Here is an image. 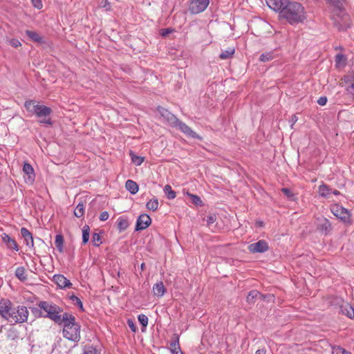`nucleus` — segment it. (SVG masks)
I'll return each mask as SVG.
<instances>
[{
  "label": "nucleus",
  "mask_w": 354,
  "mask_h": 354,
  "mask_svg": "<svg viewBox=\"0 0 354 354\" xmlns=\"http://www.w3.org/2000/svg\"><path fill=\"white\" fill-rule=\"evenodd\" d=\"M235 50L234 48H228L227 50L222 51L220 54L219 57L221 59H228L234 55Z\"/></svg>",
  "instance_id": "obj_27"
},
{
  "label": "nucleus",
  "mask_w": 354,
  "mask_h": 354,
  "mask_svg": "<svg viewBox=\"0 0 354 354\" xmlns=\"http://www.w3.org/2000/svg\"><path fill=\"white\" fill-rule=\"evenodd\" d=\"M331 190L332 189L325 184L319 187V194L322 197L329 198L331 194Z\"/></svg>",
  "instance_id": "obj_21"
},
{
  "label": "nucleus",
  "mask_w": 354,
  "mask_h": 354,
  "mask_svg": "<svg viewBox=\"0 0 354 354\" xmlns=\"http://www.w3.org/2000/svg\"><path fill=\"white\" fill-rule=\"evenodd\" d=\"M298 120V118L296 115H292L291 119H290V122H291V127H292V126L297 122V121Z\"/></svg>",
  "instance_id": "obj_53"
},
{
  "label": "nucleus",
  "mask_w": 354,
  "mask_h": 354,
  "mask_svg": "<svg viewBox=\"0 0 354 354\" xmlns=\"http://www.w3.org/2000/svg\"><path fill=\"white\" fill-rule=\"evenodd\" d=\"M128 326H129V327L131 328V330L133 332H136V325H135V324L133 323V321L128 320Z\"/></svg>",
  "instance_id": "obj_51"
},
{
  "label": "nucleus",
  "mask_w": 354,
  "mask_h": 354,
  "mask_svg": "<svg viewBox=\"0 0 354 354\" xmlns=\"http://www.w3.org/2000/svg\"><path fill=\"white\" fill-rule=\"evenodd\" d=\"M84 214V206L83 203H79L74 209V215L77 217H82Z\"/></svg>",
  "instance_id": "obj_31"
},
{
  "label": "nucleus",
  "mask_w": 354,
  "mask_h": 354,
  "mask_svg": "<svg viewBox=\"0 0 354 354\" xmlns=\"http://www.w3.org/2000/svg\"><path fill=\"white\" fill-rule=\"evenodd\" d=\"M148 317L145 315L142 314L138 316V321L144 327L148 325Z\"/></svg>",
  "instance_id": "obj_41"
},
{
  "label": "nucleus",
  "mask_w": 354,
  "mask_h": 354,
  "mask_svg": "<svg viewBox=\"0 0 354 354\" xmlns=\"http://www.w3.org/2000/svg\"><path fill=\"white\" fill-rule=\"evenodd\" d=\"M100 7L106 8V10H109L111 6L109 3L106 0H103L100 3Z\"/></svg>",
  "instance_id": "obj_49"
},
{
  "label": "nucleus",
  "mask_w": 354,
  "mask_h": 354,
  "mask_svg": "<svg viewBox=\"0 0 354 354\" xmlns=\"http://www.w3.org/2000/svg\"><path fill=\"white\" fill-rule=\"evenodd\" d=\"M166 292V288L162 281L156 283L153 286V295L156 297H162Z\"/></svg>",
  "instance_id": "obj_17"
},
{
  "label": "nucleus",
  "mask_w": 354,
  "mask_h": 354,
  "mask_svg": "<svg viewBox=\"0 0 354 354\" xmlns=\"http://www.w3.org/2000/svg\"><path fill=\"white\" fill-rule=\"evenodd\" d=\"M109 213L107 212L104 211L100 214L99 218L101 221H105L109 218Z\"/></svg>",
  "instance_id": "obj_48"
},
{
  "label": "nucleus",
  "mask_w": 354,
  "mask_h": 354,
  "mask_svg": "<svg viewBox=\"0 0 354 354\" xmlns=\"http://www.w3.org/2000/svg\"><path fill=\"white\" fill-rule=\"evenodd\" d=\"M171 352L175 353L180 351L179 346V339L177 335H174L173 340L170 343Z\"/></svg>",
  "instance_id": "obj_26"
},
{
  "label": "nucleus",
  "mask_w": 354,
  "mask_h": 354,
  "mask_svg": "<svg viewBox=\"0 0 354 354\" xmlns=\"http://www.w3.org/2000/svg\"><path fill=\"white\" fill-rule=\"evenodd\" d=\"M187 194L191 198L192 201L194 204L196 205H202L203 202L199 196L189 193H187Z\"/></svg>",
  "instance_id": "obj_38"
},
{
  "label": "nucleus",
  "mask_w": 354,
  "mask_h": 354,
  "mask_svg": "<svg viewBox=\"0 0 354 354\" xmlns=\"http://www.w3.org/2000/svg\"><path fill=\"white\" fill-rule=\"evenodd\" d=\"M335 60L337 64L340 65L342 63H344L345 62V57L344 55L338 54L335 57Z\"/></svg>",
  "instance_id": "obj_44"
},
{
  "label": "nucleus",
  "mask_w": 354,
  "mask_h": 354,
  "mask_svg": "<svg viewBox=\"0 0 354 354\" xmlns=\"http://www.w3.org/2000/svg\"><path fill=\"white\" fill-rule=\"evenodd\" d=\"M267 5L272 10L279 11L281 17L291 25L302 23L306 19L303 6L289 0H266Z\"/></svg>",
  "instance_id": "obj_1"
},
{
  "label": "nucleus",
  "mask_w": 354,
  "mask_h": 354,
  "mask_svg": "<svg viewBox=\"0 0 354 354\" xmlns=\"http://www.w3.org/2000/svg\"><path fill=\"white\" fill-rule=\"evenodd\" d=\"M26 34L33 41L38 42V43L44 42L43 37H41L37 32L31 31V30H26Z\"/></svg>",
  "instance_id": "obj_20"
},
{
  "label": "nucleus",
  "mask_w": 354,
  "mask_h": 354,
  "mask_svg": "<svg viewBox=\"0 0 354 354\" xmlns=\"http://www.w3.org/2000/svg\"><path fill=\"white\" fill-rule=\"evenodd\" d=\"M63 336L68 340L79 342L80 339V326L75 322L73 315L64 313Z\"/></svg>",
  "instance_id": "obj_3"
},
{
  "label": "nucleus",
  "mask_w": 354,
  "mask_h": 354,
  "mask_svg": "<svg viewBox=\"0 0 354 354\" xmlns=\"http://www.w3.org/2000/svg\"><path fill=\"white\" fill-rule=\"evenodd\" d=\"M326 102H327V98L326 97H321L317 100L318 104H319L321 106L325 105L326 104Z\"/></svg>",
  "instance_id": "obj_50"
},
{
  "label": "nucleus",
  "mask_w": 354,
  "mask_h": 354,
  "mask_svg": "<svg viewBox=\"0 0 354 354\" xmlns=\"http://www.w3.org/2000/svg\"><path fill=\"white\" fill-rule=\"evenodd\" d=\"M331 194L337 196V195H339V192L338 190H336V189H334V190H331Z\"/></svg>",
  "instance_id": "obj_55"
},
{
  "label": "nucleus",
  "mask_w": 354,
  "mask_h": 354,
  "mask_svg": "<svg viewBox=\"0 0 354 354\" xmlns=\"http://www.w3.org/2000/svg\"><path fill=\"white\" fill-rule=\"evenodd\" d=\"M52 112V110L50 108L44 105H39V106L37 109V111L35 112V115L39 118H41L40 122L44 123L48 125L52 124L51 119L49 118H47Z\"/></svg>",
  "instance_id": "obj_7"
},
{
  "label": "nucleus",
  "mask_w": 354,
  "mask_h": 354,
  "mask_svg": "<svg viewBox=\"0 0 354 354\" xmlns=\"http://www.w3.org/2000/svg\"><path fill=\"white\" fill-rule=\"evenodd\" d=\"M318 228L324 232L326 234L329 232L331 230V225L328 220L324 218L319 224Z\"/></svg>",
  "instance_id": "obj_22"
},
{
  "label": "nucleus",
  "mask_w": 354,
  "mask_h": 354,
  "mask_svg": "<svg viewBox=\"0 0 354 354\" xmlns=\"http://www.w3.org/2000/svg\"><path fill=\"white\" fill-rule=\"evenodd\" d=\"M144 266H145V264L144 263H142L141 264V268L143 269L144 268Z\"/></svg>",
  "instance_id": "obj_58"
},
{
  "label": "nucleus",
  "mask_w": 354,
  "mask_h": 354,
  "mask_svg": "<svg viewBox=\"0 0 354 354\" xmlns=\"http://www.w3.org/2000/svg\"><path fill=\"white\" fill-rule=\"evenodd\" d=\"M125 187L132 194H136L139 189L138 185L132 180H127Z\"/></svg>",
  "instance_id": "obj_18"
},
{
  "label": "nucleus",
  "mask_w": 354,
  "mask_h": 354,
  "mask_svg": "<svg viewBox=\"0 0 354 354\" xmlns=\"http://www.w3.org/2000/svg\"><path fill=\"white\" fill-rule=\"evenodd\" d=\"M55 245L59 252H63L64 248V238L61 234H57L55 236Z\"/></svg>",
  "instance_id": "obj_25"
},
{
  "label": "nucleus",
  "mask_w": 354,
  "mask_h": 354,
  "mask_svg": "<svg viewBox=\"0 0 354 354\" xmlns=\"http://www.w3.org/2000/svg\"><path fill=\"white\" fill-rule=\"evenodd\" d=\"M170 32H171V30L169 28L162 29L161 31V35L163 37H165L167 35H169Z\"/></svg>",
  "instance_id": "obj_52"
},
{
  "label": "nucleus",
  "mask_w": 354,
  "mask_h": 354,
  "mask_svg": "<svg viewBox=\"0 0 354 354\" xmlns=\"http://www.w3.org/2000/svg\"><path fill=\"white\" fill-rule=\"evenodd\" d=\"M39 104L34 100H28L25 102V107L28 111L35 114Z\"/></svg>",
  "instance_id": "obj_19"
},
{
  "label": "nucleus",
  "mask_w": 354,
  "mask_h": 354,
  "mask_svg": "<svg viewBox=\"0 0 354 354\" xmlns=\"http://www.w3.org/2000/svg\"><path fill=\"white\" fill-rule=\"evenodd\" d=\"M331 212L338 218L346 223H351V215L348 211L339 205H334L331 207Z\"/></svg>",
  "instance_id": "obj_6"
},
{
  "label": "nucleus",
  "mask_w": 354,
  "mask_h": 354,
  "mask_svg": "<svg viewBox=\"0 0 354 354\" xmlns=\"http://www.w3.org/2000/svg\"><path fill=\"white\" fill-rule=\"evenodd\" d=\"M15 276L21 281H24L27 279V275L26 274V270L24 267L20 266L17 268L15 270Z\"/></svg>",
  "instance_id": "obj_23"
},
{
  "label": "nucleus",
  "mask_w": 354,
  "mask_h": 354,
  "mask_svg": "<svg viewBox=\"0 0 354 354\" xmlns=\"http://www.w3.org/2000/svg\"><path fill=\"white\" fill-rule=\"evenodd\" d=\"M3 243L6 245L8 249H12L16 252L19 251V247L14 239L6 233L1 235Z\"/></svg>",
  "instance_id": "obj_13"
},
{
  "label": "nucleus",
  "mask_w": 354,
  "mask_h": 354,
  "mask_svg": "<svg viewBox=\"0 0 354 354\" xmlns=\"http://www.w3.org/2000/svg\"><path fill=\"white\" fill-rule=\"evenodd\" d=\"M70 299L71 301L74 302L76 305H77L81 310H83V304L80 298H78L77 296L73 295L70 297Z\"/></svg>",
  "instance_id": "obj_39"
},
{
  "label": "nucleus",
  "mask_w": 354,
  "mask_h": 354,
  "mask_svg": "<svg viewBox=\"0 0 354 354\" xmlns=\"http://www.w3.org/2000/svg\"><path fill=\"white\" fill-rule=\"evenodd\" d=\"M31 2L34 7L37 9H41L42 8V3L41 0H31Z\"/></svg>",
  "instance_id": "obj_47"
},
{
  "label": "nucleus",
  "mask_w": 354,
  "mask_h": 354,
  "mask_svg": "<svg viewBox=\"0 0 354 354\" xmlns=\"http://www.w3.org/2000/svg\"><path fill=\"white\" fill-rule=\"evenodd\" d=\"M23 171L25 174V181L28 184H32L35 180V174L33 167L28 163H25L23 167Z\"/></svg>",
  "instance_id": "obj_11"
},
{
  "label": "nucleus",
  "mask_w": 354,
  "mask_h": 354,
  "mask_svg": "<svg viewBox=\"0 0 354 354\" xmlns=\"http://www.w3.org/2000/svg\"><path fill=\"white\" fill-rule=\"evenodd\" d=\"M281 192L290 200L295 201L294 194L288 188H282Z\"/></svg>",
  "instance_id": "obj_42"
},
{
  "label": "nucleus",
  "mask_w": 354,
  "mask_h": 354,
  "mask_svg": "<svg viewBox=\"0 0 354 354\" xmlns=\"http://www.w3.org/2000/svg\"><path fill=\"white\" fill-rule=\"evenodd\" d=\"M158 111L161 116L169 123L170 125L173 126L175 123L178 122V118L167 109L163 107H158Z\"/></svg>",
  "instance_id": "obj_12"
},
{
  "label": "nucleus",
  "mask_w": 354,
  "mask_h": 354,
  "mask_svg": "<svg viewBox=\"0 0 354 354\" xmlns=\"http://www.w3.org/2000/svg\"><path fill=\"white\" fill-rule=\"evenodd\" d=\"M151 223L150 216L147 214H142L138 216L136 221V231H140L148 227Z\"/></svg>",
  "instance_id": "obj_8"
},
{
  "label": "nucleus",
  "mask_w": 354,
  "mask_h": 354,
  "mask_svg": "<svg viewBox=\"0 0 354 354\" xmlns=\"http://www.w3.org/2000/svg\"><path fill=\"white\" fill-rule=\"evenodd\" d=\"M53 281L61 288H71L72 283L62 274H55Z\"/></svg>",
  "instance_id": "obj_14"
},
{
  "label": "nucleus",
  "mask_w": 354,
  "mask_h": 354,
  "mask_svg": "<svg viewBox=\"0 0 354 354\" xmlns=\"http://www.w3.org/2000/svg\"><path fill=\"white\" fill-rule=\"evenodd\" d=\"M216 220V216L214 214H209L207 218V226H210L213 224Z\"/></svg>",
  "instance_id": "obj_43"
},
{
  "label": "nucleus",
  "mask_w": 354,
  "mask_h": 354,
  "mask_svg": "<svg viewBox=\"0 0 354 354\" xmlns=\"http://www.w3.org/2000/svg\"><path fill=\"white\" fill-rule=\"evenodd\" d=\"M92 242L95 246H100L102 244L101 236L98 233H94L92 236Z\"/></svg>",
  "instance_id": "obj_37"
},
{
  "label": "nucleus",
  "mask_w": 354,
  "mask_h": 354,
  "mask_svg": "<svg viewBox=\"0 0 354 354\" xmlns=\"http://www.w3.org/2000/svg\"><path fill=\"white\" fill-rule=\"evenodd\" d=\"M248 250L252 253H261L268 250V244L265 240H260L248 246Z\"/></svg>",
  "instance_id": "obj_9"
},
{
  "label": "nucleus",
  "mask_w": 354,
  "mask_h": 354,
  "mask_svg": "<svg viewBox=\"0 0 354 354\" xmlns=\"http://www.w3.org/2000/svg\"><path fill=\"white\" fill-rule=\"evenodd\" d=\"M83 354H100V353L93 346H85Z\"/></svg>",
  "instance_id": "obj_36"
},
{
  "label": "nucleus",
  "mask_w": 354,
  "mask_h": 354,
  "mask_svg": "<svg viewBox=\"0 0 354 354\" xmlns=\"http://www.w3.org/2000/svg\"><path fill=\"white\" fill-rule=\"evenodd\" d=\"M132 162L136 166H140L144 162V158L142 156H137L132 152L130 153Z\"/></svg>",
  "instance_id": "obj_30"
},
{
  "label": "nucleus",
  "mask_w": 354,
  "mask_h": 354,
  "mask_svg": "<svg viewBox=\"0 0 354 354\" xmlns=\"http://www.w3.org/2000/svg\"><path fill=\"white\" fill-rule=\"evenodd\" d=\"M158 201L156 198H153L147 202L146 206L149 210L156 211L158 208Z\"/></svg>",
  "instance_id": "obj_28"
},
{
  "label": "nucleus",
  "mask_w": 354,
  "mask_h": 354,
  "mask_svg": "<svg viewBox=\"0 0 354 354\" xmlns=\"http://www.w3.org/2000/svg\"><path fill=\"white\" fill-rule=\"evenodd\" d=\"M9 43L12 47H15V48H17L21 45V42L17 39H10Z\"/></svg>",
  "instance_id": "obj_46"
},
{
  "label": "nucleus",
  "mask_w": 354,
  "mask_h": 354,
  "mask_svg": "<svg viewBox=\"0 0 354 354\" xmlns=\"http://www.w3.org/2000/svg\"><path fill=\"white\" fill-rule=\"evenodd\" d=\"M209 4V0H192L189 3L188 10L192 15L203 12Z\"/></svg>",
  "instance_id": "obj_5"
},
{
  "label": "nucleus",
  "mask_w": 354,
  "mask_h": 354,
  "mask_svg": "<svg viewBox=\"0 0 354 354\" xmlns=\"http://www.w3.org/2000/svg\"><path fill=\"white\" fill-rule=\"evenodd\" d=\"M173 127H178L182 132L189 137L200 138V137L194 131H192L189 127H188L185 123L180 121L178 119V122L175 123Z\"/></svg>",
  "instance_id": "obj_10"
},
{
  "label": "nucleus",
  "mask_w": 354,
  "mask_h": 354,
  "mask_svg": "<svg viewBox=\"0 0 354 354\" xmlns=\"http://www.w3.org/2000/svg\"><path fill=\"white\" fill-rule=\"evenodd\" d=\"M38 306L46 313L45 317L50 319L58 324L63 323L64 313L62 315V308L55 304L44 301L39 302Z\"/></svg>",
  "instance_id": "obj_4"
},
{
  "label": "nucleus",
  "mask_w": 354,
  "mask_h": 354,
  "mask_svg": "<svg viewBox=\"0 0 354 354\" xmlns=\"http://www.w3.org/2000/svg\"><path fill=\"white\" fill-rule=\"evenodd\" d=\"M274 57L272 52H267L261 55L259 60L263 62H268Z\"/></svg>",
  "instance_id": "obj_34"
},
{
  "label": "nucleus",
  "mask_w": 354,
  "mask_h": 354,
  "mask_svg": "<svg viewBox=\"0 0 354 354\" xmlns=\"http://www.w3.org/2000/svg\"><path fill=\"white\" fill-rule=\"evenodd\" d=\"M21 234L24 239L26 245L32 248L34 246V241L32 235L30 231L25 227H22L21 229Z\"/></svg>",
  "instance_id": "obj_15"
},
{
  "label": "nucleus",
  "mask_w": 354,
  "mask_h": 354,
  "mask_svg": "<svg viewBox=\"0 0 354 354\" xmlns=\"http://www.w3.org/2000/svg\"><path fill=\"white\" fill-rule=\"evenodd\" d=\"M118 227L120 232L126 230L129 227L128 220L122 217H119L117 220Z\"/></svg>",
  "instance_id": "obj_24"
},
{
  "label": "nucleus",
  "mask_w": 354,
  "mask_h": 354,
  "mask_svg": "<svg viewBox=\"0 0 354 354\" xmlns=\"http://www.w3.org/2000/svg\"><path fill=\"white\" fill-rule=\"evenodd\" d=\"M346 90L354 98V80L348 82Z\"/></svg>",
  "instance_id": "obj_40"
},
{
  "label": "nucleus",
  "mask_w": 354,
  "mask_h": 354,
  "mask_svg": "<svg viewBox=\"0 0 354 354\" xmlns=\"http://www.w3.org/2000/svg\"><path fill=\"white\" fill-rule=\"evenodd\" d=\"M261 296L260 292L256 290L250 291L247 296V301L248 303H252L254 301V299L258 297Z\"/></svg>",
  "instance_id": "obj_29"
},
{
  "label": "nucleus",
  "mask_w": 354,
  "mask_h": 354,
  "mask_svg": "<svg viewBox=\"0 0 354 354\" xmlns=\"http://www.w3.org/2000/svg\"><path fill=\"white\" fill-rule=\"evenodd\" d=\"M341 313L348 317L352 319L354 317V309L347 302H344L340 306Z\"/></svg>",
  "instance_id": "obj_16"
},
{
  "label": "nucleus",
  "mask_w": 354,
  "mask_h": 354,
  "mask_svg": "<svg viewBox=\"0 0 354 354\" xmlns=\"http://www.w3.org/2000/svg\"><path fill=\"white\" fill-rule=\"evenodd\" d=\"M327 2L338 10L342 8V0H327Z\"/></svg>",
  "instance_id": "obj_35"
},
{
  "label": "nucleus",
  "mask_w": 354,
  "mask_h": 354,
  "mask_svg": "<svg viewBox=\"0 0 354 354\" xmlns=\"http://www.w3.org/2000/svg\"><path fill=\"white\" fill-rule=\"evenodd\" d=\"M90 228L88 225H84L82 229V242L84 244L87 243L89 239Z\"/></svg>",
  "instance_id": "obj_33"
},
{
  "label": "nucleus",
  "mask_w": 354,
  "mask_h": 354,
  "mask_svg": "<svg viewBox=\"0 0 354 354\" xmlns=\"http://www.w3.org/2000/svg\"><path fill=\"white\" fill-rule=\"evenodd\" d=\"M266 350L264 348L258 349L255 353V354H266Z\"/></svg>",
  "instance_id": "obj_54"
},
{
  "label": "nucleus",
  "mask_w": 354,
  "mask_h": 354,
  "mask_svg": "<svg viewBox=\"0 0 354 354\" xmlns=\"http://www.w3.org/2000/svg\"><path fill=\"white\" fill-rule=\"evenodd\" d=\"M344 354H351V353L344 349Z\"/></svg>",
  "instance_id": "obj_57"
},
{
  "label": "nucleus",
  "mask_w": 354,
  "mask_h": 354,
  "mask_svg": "<svg viewBox=\"0 0 354 354\" xmlns=\"http://www.w3.org/2000/svg\"><path fill=\"white\" fill-rule=\"evenodd\" d=\"M344 348L337 346L333 347L332 354H344Z\"/></svg>",
  "instance_id": "obj_45"
},
{
  "label": "nucleus",
  "mask_w": 354,
  "mask_h": 354,
  "mask_svg": "<svg viewBox=\"0 0 354 354\" xmlns=\"http://www.w3.org/2000/svg\"><path fill=\"white\" fill-rule=\"evenodd\" d=\"M164 192L167 195L169 199H174L176 197V192L172 190L171 187L169 185H167L164 187Z\"/></svg>",
  "instance_id": "obj_32"
},
{
  "label": "nucleus",
  "mask_w": 354,
  "mask_h": 354,
  "mask_svg": "<svg viewBox=\"0 0 354 354\" xmlns=\"http://www.w3.org/2000/svg\"><path fill=\"white\" fill-rule=\"evenodd\" d=\"M0 315L8 322L23 324L27 322L29 311L25 306H14L10 300L1 299L0 301Z\"/></svg>",
  "instance_id": "obj_2"
},
{
  "label": "nucleus",
  "mask_w": 354,
  "mask_h": 354,
  "mask_svg": "<svg viewBox=\"0 0 354 354\" xmlns=\"http://www.w3.org/2000/svg\"><path fill=\"white\" fill-rule=\"evenodd\" d=\"M172 354H183V353L181 352V351H180L178 352L172 353Z\"/></svg>",
  "instance_id": "obj_56"
}]
</instances>
